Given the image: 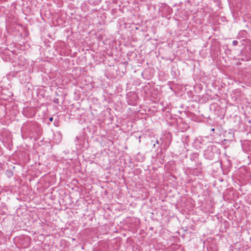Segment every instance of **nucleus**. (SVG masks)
I'll return each mask as SVG.
<instances>
[{"instance_id":"nucleus-1","label":"nucleus","mask_w":251,"mask_h":251,"mask_svg":"<svg viewBox=\"0 0 251 251\" xmlns=\"http://www.w3.org/2000/svg\"><path fill=\"white\" fill-rule=\"evenodd\" d=\"M22 130L25 131L31 137L39 136V135H36L39 130V126L34 122H27L24 123L22 127Z\"/></svg>"},{"instance_id":"nucleus-2","label":"nucleus","mask_w":251,"mask_h":251,"mask_svg":"<svg viewBox=\"0 0 251 251\" xmlns=\"http://www.w3.org/2000/svg\"><path fill=\"white\" fill-rule=\"evenodd\" d=\"M248 44L246 46L245 50H241V55L243 56L242 60L249 61L251 59V45L249 40H247Z\"/></svg>"},{"instance_id":"nucleus-3","label":"nucleus","mask_w":251,"mask_h":251,"mask_svg":"<svg viewBox=\"0 0 251 251\" xmlns=\"http://www.w3.org/2000/svg\"><path fill=\"white\" fill-rule=\"evenodd\" d=\"M204 155L206 158L209 159H212L214 156V153L211 150H207V151H205L204 152Z\"/></svg>"},{"instance_id":"nucleus-4","label":"nucleus","mask_w":251,"mask_h":251,"mask_svg":"<svg viewBox=\"0 0 251 251\" xmlns=\"http://www.w3.org/2000/svg\"><path fill=\"white\" fill-rule=\"evenodd\" d=\"M151 143L152 144L153 148H155L156 144H159V142L157 139H156L155 141H153V140H151Z\"/></svg>"},{"instance_id":"nucleus-5","label":"nucleus","mask_w":251,"mask_h":251,"mask_svg":"<svg viewBox=\"0 0 251 251\" xmlns=\"http://www.w3.org/2000/svg\"><path fill=\"white\" fill-rule=\"evenodd\" d=\"M198 157V154L197 153L193 154L191 156V159L192 160H195Z\"/></svg>"},{"instance_id":"nucleus-6","label":"nucleus","mask_w":251,"mask_h":251,"mask_svg":"<svg viewBox=\"0 0 251 251\" xmlns=\"http://www.w3.org/2000/svg\"><path fill=\"white\" fill-rule=\"evenodd\" d=\"M238 44V41L237 40H234L232 41V45L233 46H237Z\"/></svg>"},{"instance_id":"nucleus-7","label":"nucleus","mask_w":251,"mask_h":251,"mask_svg":"<svg viewBox=\"0 0 251 251\" xmlns=\"http://www.w3.org/2000/svg\"><path fill=\"white\" fill-rule=\"evenodd\" d=\"M53 102L55 103L58 104L59 103V100L58 99L55 98L53 100Z\"/></svg>"},{"instance_id":"nucleus-8","label":"nucleus","mask_w":251,"mask_h":251,"mask_svg":"<svg viewBox=\"0 0 251 251\" xmlns=\"http://www.w3.org/2000/svg\"><path fill=\"white\" fill-rule=\"evenodd\" d=\"M53 118L52 117H50V119H49V120L50 121V122H52L53 121Z\"/></svg>"}]
</instances>
